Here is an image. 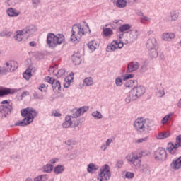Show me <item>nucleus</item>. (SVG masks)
Masks as SVG:
<instances>
[{
  "label": "nucleus",
  "mask_w": 181,
  "mask_h": 181,
  "mask_svg": "<svg viewBox=\"0 0 181 181\" xmlns=\"http://www.w3.org/2000/svg\"><path fill=\"white\" fill-rule=\"evenodd\" d=\"M98 170V167H97V165H94V163H90L88 165L87 172H88V173H94Z\"/></svg>",
  "instance_id": "obj_30"
},
{
  "label": "nucleus",
  "mask_w": 181,
  "mask_h": 181,
  "mask_svg": "<svg viewBox=\"0 0 181 181\" xmlns=\"http://www.w3.org/2000/svg\"><path fill=\"white\" fill-rule=\"evenodd\" d=\"M66 145H68V146H71V145H76V141L74 140H68L65 141Z\"/></svg>",
  "instance_id": "obj_53"
},
{
  "label": "nucleus",
  "mask_w": 181,
  "mask_h": 181,
  "mask_svg": "<svg viewBox=\"0 0 181 181\" xmlns=\"http://www.w3.org/2000/svg\"><path fill=\"white\" fill-rule=\"evenodd\" d=\"M138 30H130L127 33L126 43H134L138 39Z\"/></svg>",
  "instance_id": "obj_11"
},
{
  "label": "nucleus",
  "mask_w": 181,
  "mask_h": 181,
  "mask_svg": "<svg viewBox=\"0 0 181 181\" xmlns=\"http://www.w3.org/2000/svg\"><path fill=\"white\" fill-rule=\"evenodd\" d=\"M45 81L46 83H49V84H53V82L54 81V78L50 77V76H47L45 78Z\"/></svg>",
  "instance_id": "obj_49"
},
{
  "label": "nucleus",
  "mask_w": 181,
  "mask_h": 181,
  "mask_svg": "<svg viewBox=\"0 0 181 181\" xmlns=\"http://www.w3.org/2000/svg\"><path fill=\"white\" fill-rule=\"evenodd\" d=\"M134 100H137V98L133 92L130 90L125 98V103H127V104H129L131 101H134Z\"/></svg>",
  "instance_id": "obj_21"
},
{
  "label": "nucleus",
  "mask_w": 181,
  "mask_h": 181,
  "mask_svg": "<svg viewBox=\"0 0 181 181\" xmlns=\"http://www.w3.org/2000/svg\"><path fill=\"white\" fill-rule=\"evenodd\" d=\"M49 165H55V163L57 162H59V159L58 158H52L51 160H49Z\"/></svg>",
  "instance_id": "obj_58"
},
{
  "label": "nucleus",
  "mask_w": 181,
  "mask_h": 181,
  "mask_svg": "<svg viewBox=\"0 0 181 181\" xmlns=\"http://www.w3.org/2000/svg\"><path fill=\"white\" fill-rule=\"evenodd\" d=\"M134 77V74H126L124 76L123 80H129V78H132Z\"/></svg>",
  "instance_id": "obj_57"
},
{
  "label": "nucleus",
  "mask_w": 181,
  "mask_h": 181,
  "mask_svg": "<svg viewBox=\"0 0 181 181\" xmlns=\"http://www.w3.org/2000/svg\"><path fill=\"white\" fill-rule=\"evenodd\" d=\"M1 36H7V37H9V36H11L12 35V33L11 32H5L3 31L2 33H0Z\"/></svg>",
  "instance_id": "obj_54"
},
{
  "label": "nucleus",
  "mask_w": 181,
  "mask_h": 181,
  "mask_svg": "<svg viewBox=\"0 0 181 181\" xmlns=\"http://www.w3.org/2000/svg\"><path fill=\"white\" fill-rule=\"evenodd\" d=\"M64 165H58L54 167V172L56 175H60L64 172Z\"/></svg>",
  "instance_id": "obj_26"
},
{
  "label": "nucleus",
  "mask_w": 181,
  "mask_h": 181,
  "mask_svg": "<svg viewBox=\"0 0 181 181\" xmlns=\"http://www.w3.org/2000/svg\"><path fill=\"white\" fill-rule=\"evenodd\" d=\"M40 4V0H33V5H34V6H37Z\"/></svg>",
  "instance_id": "obj_60"
},
{
  "label": "nucleus",
  "mask_w": 181,
  "mask_h": 181,
  "mask_svg": "<svg viewBox=\"0 0 181 181\" xmlns=\"http://www.w3.org/2000/svg\"><path fill=\"white\" fill-rule=\"evenodd\" d=\"M93 83L94 82L93 81V78L88 77L83 80V86H84L85 87H87L88 86H93Z\"/></svg>",
  "instance_id": "obj_33"
},
{
  "label": "nucleus",
  "mask_w": 181,
  "mask_h": 181,
  "mask_svg": "<svg viewBox=\"0 0 181 181\" xmlns=\"http://www.w3.org/2000/svg\"><path fill=\"white\" fill-rule=\"evenodd\" d=\"M146 47L148 49H152L158 47V42L156 38L148 39L146 42Z\"/></svg>",
  "instance_id": "obj_17"
},
{
  "label": "nucleus",
  "mask_w": 181,
  "mask_h": 181,
  "mask_svg": "<svg viewBox=\"0 0 181 181\" xmlns=\"http://www.w3.org/2000/svg\"><path fill=\"white\" fill-rule=\"evenodd\" d=\"M47 180V175H42L34 178V181H46Z\"/></svg>",
  "instance_id": "obj_41"
},
{
  "label": "nucleus",
  "mask_w": 181,
  "mask_h": 181,
  "mask_svg": "<svg viewBox=\"0 0 181 181\" xmlns=\"http://www.w3.org/2000/svg\"><path fill=\"white\" fill-rule=\"evenodd\" d=\"M134 83H135V81H134V80H129V81H127L125 83L124 86H125V87H127V88H131L134 87Z\"/></svg>",
  "instance_id": "obj_43"
},
{
  "label": "nucleus",
  "mask_w": 181,
  "mask_h": 181,
  "mask_svg": "<svg viewBox=\"0 0 181 181\" xmlns=\"http://www.w3.org/2000/svg\"><path fill=\"white\" fill-rule=\"evenodd\" d=\"M181 146V135L176 137V143L173 144V143H169L168 144L167 150L171 155H175L176 151L179 147Z\"/></svg>",
  "instance_id": "obj_8"
},
{
  "label": "nucleus",
  "mask_w": 181,
  "mask_h": 181,
  "mask_svg": "<svg viewBox=\"0 0 181 181\" xmlns=\"http://www.w3.org/2000/svg\"><path fill=\"white\" fill-rule=\"evenodd\" d=\"M139 69V63L136 62H130L127 66V73H132Z\"/></svg>",
  "instance_id": "obj_16"
},
{
  "label": "nucleus",
  "mask_w": 181,
  "mask_h": 181,
  "mask_svg": "<svg viewBox=\"0 0 181 181\" xmlns=\"http://www.w3.org/2000/svg\"><path fill=\"white\" fill-rule=\"evenodd\" d=\"M114 32L110 28H103V35L105 37L111 36V35H113Z\"/></svg>",
  "instance_id": "obj_37"
},
{
  "label": "nucleus",
  "mask_w": 181,
  "mask_h": 181,
  "mask_svg": "<svg viewBox=\"0 0 181 181\" xmlns=\"http://www.w3.org/2000/svg\"><path fill=\"white\" fill-rule=\"evenodd\" d=\"M118 49L117 40H114L110 45L107 47V52H115Z\"/></svg>",
  "instance_id": "obj_28"
},
{
  "label": "nucleus",
  "mask_w": 181,
  "mask_h": 181,
  "mask_svg": "<svg viewBox=\"0 0 181 181\" xmlns=\"http://www.w3.org/2000/svg\"><path fill=\"white\" fill-rule=\"evenodd\" d=\"M73 122H71V117L66 116L65 118V122H64V123L62 124V127L63 128H70Z\"/></svg>",
  "instance_id": "obj_24"
},
{
  "label": "nucleus",
  "mask_w": 181,
  "mask_h": 181,
  "mask_svg": "<svg viewBox=\"0 0 181 181\" xmlns=\"http://www.w3.org/2000/svg\"><path fill=\"white\" fill-rule=\"evenodd\" d=\"M125 176L127 179H134V176H135V174H134V173L127 172Z\"/></svg>",
  "instance_id": "obj_51"
},
{
  "label": "nucleus",
  "mask_w": 181,
  "mask_h": 181,
  "mask_svg": "<svg viewBox=\"0 0 181 181\" xmlns=\"http://www.w3.org/2000/svg\"><path fill=\"white\" fill-rule=\"evenodd\" d=\"M154 158L156 160H166V158H168V155L166 154V150L163 148H158L154 152Z\"/></svg>",
  "instance_id": "obj_9"
},
{
  "label": "nucleus",
  "mask_w": 181,
  "mask_h": 181,
  "mask_svg": "<svg viewBox=\"0 0 181 181\" xmlns=\"http://www.w3.org/2000/svg\"><path fill=\"white\" fill-rule=\"evenodd\" d=\"M148 54L151 57H152L153 59L158 57V47L151 48V49H148Z\"/></svg>",
  "instance_id": "obj_31"
},
{
  "label": "nucleus",
  "mask_w": 181,
  "mask_h": 181,
  "mask_svg": "<svg viewBox=\"0 0 181 181\" xmlns=\"http://www.w3.org/2000/svg\"><path fill=\"white\" fill-rule=\"evenodd\" d=\"M100 173H99V176L98 177L100 181H107L110 180V177H111V172L110 171V165L105 164L102 166L100 169Z\"/></svg>",
  "instance_id": "obj_6"
},
{
  "label": "nucleus",
  "mask_w": 181,
  "mask_h": 181,
  "mask_svg": "<svg viewBox=\"0 0 181 181\" xmlns=\"http://www.w3.org/2000/svg\"><path fill=\"white\" fill-rule=\"evenodd\" d=\"M149 139L148 136H146L144 138L139 139L136 142L137 144H142V142H146Z\"/></svg>",
  "instance_id": "obj_52"
},
{
  "label": "nucleus",
  "mask_w": 181,
  "mask_h": 181,
  "mask_svg": "<svg viewBox=\"0 0 181 181\" xmlns=\"http://www.w3.org/2000/svg\"><path fill=\"white\" fill-rule=\"evenodd\" d=\"M52 86L53 90H55V91H57L62 88V86L60 85V81L54 80V82H52Z\"/></svg>",
  "instance_id": "obj_36"
},
{
  "label": "nucleus",
  "mask_w": 181,
  "mask_h": 181,
  "mask_svg": "<svg viewBox=\"0 0 181 181\" xmlns=\"http://www.w3.org/2000/svg\"><path fill=\"white\" fill-rule=\"evenodd\" d=\"M134 127L140 134H144L146 132H149L151 131V124L149 123V120H146L143 117H140L136 119L134 121Z\"/></svg>",
  "instance_id": "obj_4"
},
{
  "label": "nucleus",
  "mask_w": 181,
  "mask_h": 181,
  "mask_svg": "<svg viewBox=\"0 0 181 181\" xmlns=\"http://www.w3.org/2000/svg\"><path fill=\"white\" fill-rule=\"evenodd\" d=\"M64 73H66V70L64 69H59L57 73V77L58 78H60V77H62V76H63Z\"/></svg>",
  "instance_id": "obj_47"
},
{
  "label": "nucleus",
  "mask_w": 181,
  "mask_h": 181,
  "mask_svg": "<svg viewBox=\"0 0 181 181\" xmlns=\"http://www.w3.org/2000/svg\"><path fill=\"white\" fill-rule=\"evenodd\" d=\"M47 87L48 86L45 84V83H42L41 85H40L38 90H40L41 91V93H46L47 90Z\"/></svg>",
  "instance_id": "obj_44"
},
{
  "label": "nucleus",
  "mask_w": 181,
  "mask_h": 181,
  "mask_svg": "<svg viewBox=\"0 0 181 181\" xmlns=\"http://www.w3.org/2000/svg\"><path fill=\"white\" fill-rule=\"evenodd\" d=\"M170 168L173 170H179L181 168V156H180L178 158H175L173 160V161L170 163Z\"/></svg>",
  "instance_id": "obj_15"
},
{
  "label": "nucleus",
  "mask_w": 181,
  "mask_h": 181,
  "mask_svg": "<svg viewBox=\"0 0 181 181\" xmlns=\"http://www.w3.org/2000/svg\"><path fill=\"white\" fill-rule=\"evenodd\" d=\"M12 90L10 88H3L0 89V97H4V95H8L9 94H13Z\"/></svg>",
  "instance_id": "obj_27"
},
{
  "label": "nucleus",
  "mask_w": 181,
  "mask_h": 181,
  "mask_svg": "<svg viewBox=\"0 0 181 181\" xmlns=\"http://www.w3.org/2000/svg\"><path fill=\"white\" fill-rule=\"evenodd\" d=\"M0 112L4 118H6V115H9L12 112V105H1Z\"/></svg>",
  "instance_id": "obj_14"
},
{
  "label": "nucleus",
  "mask_w": 181,
  "mask_h": 181,
  "mask_svg": "<svg viewBox=\"0 0 181 181\" xmlns=\"http://www.w3.org/2000/svg\"><path fill=\"white\" fill-rule=\"evenodd\" d=\"M87 30H89L90 28L88 25L84 28L81 25H74L71 30V35L70 40L72 43H78L81 40V37L87 33Z\"/></svg>",
  "instance_id": "obj_3"
},
{
  "label": "nucleus",
  "mask_w": 181,
  "mask_h": 181,
  "mask_svg": "<svg viewBox=\"0 0 181 181\" xmlns=\"http://www.w3.org/2000/svg\"><path fill=\"white\" fill-rule=\"evenodd\" d=\"M21 112V116L23 117L24 119L21 122L15 123V127H26V125H29V124L33 122V119H35V118L37 117V114H39V112L33 107L22 109Z\"/></svg>",
  "instance_id": "obj_2"
},
{
  "label": "nucleus",
  "mask_w": 181,
  "mask_h": 181,
  "mask_svg": "<svg viewBox=\"0 0 181 181\" xmlns=\"http://www.w3.org/2000/svg\"><path fill=\"white\" fill-rule=\"evenodd\" d=\"M88 111V107H82L78 109L72 110V115L70 116L71 118H78L81 115H83L84 112Z\"/></svg>",
  "instance_id": "obj_12"
},
{
  "label": "nucleus",
  "mask_w": 181,
  "mask_h": 181,
  "mask_svg": "<svg viewBox=\"0 0 181 181\" xmlns=\"http://www.w3.org/2000/svg\"><path fill=\"white\" fill-rule=\"evenodd\" d=\"M14 39L16 42L28 40V38H25V33H23V30L17 31L16 35H14Z\"/></svg>",
  "instance_id": "obj_18"
},
{
  "label": "nucleus",
  "mask_w": 181,
  "mask_h": 181,
  "mask_svg": "<svg viewBox=\"0 0 181 181\" xmlns=\"http://www.w3.org/2000/svg\"><path fill=\"white\" fill-rule=\"evenodd\" d=\"M28 95H29V92H28V90H25V91L22 93L21 98H24V97H26Z\"/></svg>",
  "instance_id": "obj_61"
},
{
  "label": "nucleus",
  "mask_w": 181,
  "mask_h": 181,
  "mask_svg": "<svg viewBox=\"0 0 181 181\" xmlns=\"http://www.w3.org/2000/svg\"><path fill=\"white\" fill-rule=\"evenodd\" d=\"M170 18L171 21H177V18H179V11H175L170 12Z\"/></svg>",
  "instance_id": "obj_38"
},
{
  "label": "nucleus",
  "mask_w": 181,
  "mask_h": 181,
  "mask_svg": "<svg viewBox=\"0 0 181 181\" xmlns=\"http://www.w3.org/2000/svg\"><path fill=\"white\" fill-rule=\"evenodd\" d=\"M163 40H172L175 37V33H164L162 35Z\"/></svg>",
  "instance_id": "obj_25"
},
{
  "label": "nucleus",
  "mask_w": 181,
  "mask_h": 181,
  "mask_svg": "<svg viewBox=\"0 0 181 181\" xmlns=\"http://www.w3.org/2000/svg\"><path fill=\"white\" fill-rule=\"evenodd\" d=\"M144 156V151L139 153H131L126 156L127 162L135 168L139 169V172L148 175L151 173V167L146 163L142 164V157Z\"/></svg>",
  "instance_id": "obj_1"
},
{
  "label": "nucleus",
  "mask_w": 181,
  "mask_h": 181,
  "mask_svg": "<svg viewBox=\"0 0 181 181\" xmlns=\"http://www.w3.org/2000/svg\"><path fill=\"white\" fill-rule=\"evenodd\" d=\"M64 42V35L63 34H58L55 35L53 33H48L47 36V45L49 47L54 49L58 45H62Z\"/></svg>",
  "instance_id": "obj_5"
},
{
  "label": "nucleus",
  "mask_w": 181,
  "mask_h": 181,
  "mask_svg": "<svg viewBox=\"0 0 181 181\" xmlns=\"http://www.w3.org/2000/svg\"><path fill=\"white\" fill-rule=\"evenodd\" d=\"M172 113H170L167 115H165L161 120V123L162 124H166V122H168V121H169V118H170V117H172Z\"/></svg>",
  "instance_id": "obj_46"
},
{
  "label": "nucleus",
  "mask_w": 181,
  "mask_h": 181,
  "mask_svg": "<svg viewBox=\"0 0 181 181\" xmlns=\"http://www.w3.org/2000/svg\"><path fill=\"white\" fill-rule=\"evenodd\" d=\"M52 115L54 117H61L62 114L59 113L57 111L53 112Z\"/></svg>",
  "instance_id": "obj_63"
},
{
  "label": "nucleus",
  "mask_w": 181,
  "mask_h": 181,
  "mask_svg": "<svg viewBox=\"0 0 181 181\" xmlns=\"http://www.w3.org/2000/svg\"><path fill=\"white\" fill-rule=\"evenodd\" d=\"M71 60H72L74 64H75V66L81 64V54H80V53H78V52L74 54L71 57Z\"/></svg>",
  "instance_id": "obj_19"
},
{
  "label": "nucleus",
  "mask_w": 181,
  "mask_h": 181,
  "mask_svg": "<svg viewBox=\"0 0 181 181\" xmlns=\"http://www.w3.org/2000/svg\"><path fill=\"white\" fill-rule=\"evenodd\" d=\"M74 76V74L73 72H71L70 74V76H67L64 78L65 83H64V87L65 88H69V87H70L71 80H73V76Z\"/></svg>",
  "instance_id": "obj_22"
},
{
  "label": "nucleus",
  "mask_w": 181,
  "mask_h": 181,
  "mask_svg": "<svg viewBox=\"0 0 181 181\" xmlns=\"http://www.w3.org/2000/svg\"><path fill=\"white\" fill-rule=\"evenodd\" d=\"M131 91L134 93L136 98L138 99L141 95H144V94H145V87L142 86L134 87L131 90Z\"/></svg>",
  "instance_id": "obj_13"
},
{
  "label": "nucleus",
  "mask_w": 181,
  "mask_h": 181,
  "mask_svg": "<svg viewBox=\"0 0 181 181\" xmlns=\"http://www.w3.org/2000/svg\"><path fill=\"white\" fill-rule=\"evenodd\" d=\"M151 21V18L146 16H143L141 17V23H144V22H149Z\"/></svg>",
  "instance_id": "obj_48"
},
{
  "label": "nucleus",
  "mask_w": 181,
  "mask_h": 181,
  "mask_svg": "<svg viewBox=\"0 0 181 181\" xmlns=\"http://www.w3.org/2000/svg\"><path fill=\"white\" fill-rule=\"evenodd\" d=\"M122 165H124V161L122 160H119L117 161V167L119 169H121V168H122Z\"/></svg>",
  "instance_id": "obj_55"
},
{
  "label": "nucleus",
  "mask_w": 181,
  "mask_h": 181,
  "mask_svg": "<svg viewBox=\"0 0 181 181\" xmlns=\"http://www.w3.org/2000/svg\"><path fill=\"white\" fill-rule=\"evenodd\" d=\"M88 47L91 50L92 52H94L97 47H98V43H97V41L93 40L91 42H89L88 43Z\"/></svg>",
  "instance_id": "obj_29"
},
{
  "label": "nucleus",
  "mask_w": 181,
  "mask_h": 181,
  "mask_svg": "<svg viewBox=\"0 0 181 181\" xmlns=\"http://www.w3.org/2000/svg\"><path fill=\"white\" fill-rule=\"evenodd\" d=\"M43 172L46 173H52L53 171V165L52 164H47L42 167Z\"/></svg>",
  "instance_id": "obj_32"
},
{
  "label": "nucleus",
  "mask_w": 181,
  "mask_h": 181,
  "mask_svg": "<svg viewBox=\"0 0 181 181\" xmlns=\"http://www.w3.org/2000/svg\"><path fill=\"white\" fill-rule=\"evenodd\" d=\"M37 31V28L35 25H27L23 29V33L25 34V39H29L30 36L35 35Z\"/></svg>",
  "instance_id": "obj_10"
},
{
  "label": "nucleus",
  "mask_w": 181,
  "mask_h": 181,
  "mask_svg": "<svg viewBox=\"0 0 181 181\" xmlns=\"http://www.w3.org/2000/svg\"><path fill=\"white\" fill-rule=\"evenodd\" d=\"M131 29V25L129 24H124L119 27L120 32H126V30H129Z\"/></svg>",
  "instance_id": "obj_39"
},
{
  "label": "nucleus",
  "mask_w": 181,
  "mask_h": 181,
  "mask_svg": "<svg viewBox=\"0 0 181 181\" xmlns=\"http://www.w3.org/2000/svg\"><path fill=\"white\" fill-rule=\"evenodd\" d=\"M6 13L8 15V16L11 17H15V16H19L20 12L18 11V10L14 9L13 8H9L6 11Z\"/></svg>",
  "instance_id": "obj_23"
},
{
  "label": "nucleus",
  "mask_w": 181,
  "mask_h": 181,
  "mask_svg": "<svg viewBox=\"0 0 181 181\" xmlns=\"http://www.w3.org/2000/svg\"><path fill=\"white\" fill-rule=\"evenodd\" d=\"M33 97L36 100H43V94L40 92H35L33 94Z\"/></svg>",
  "instance_id": "obj_42"
},
{
  "label": "nucleus",
  "mask_w": 181,
  "mask_h": 181,
  "mask_svg": "<svg viewBox=\"0 0 181 181\" xmlns=\"http://www.w3.org/2000/svg\"><path fill=\"white\" fill-rule=\"evenodd\" d=\"M112 142V139H108L106 141L105 144H106L107 146H110V145L111 144Z\"/></svg>",
  "instance_id": "obj_62"
},
{
  "label": "nucleus",
  "mask_w": 181,
  "mask_h": 181,
  "mask_svg": "<svg viewBox=\"0 0 181 181\" xmlns=\"http://www.w3.org/2000/svg\"><path fill=\"white\" fill-rule=\"evenodd\" d=\"M170 136V132L166 131V132H162L160 133H158L156 134V139H166V138H169Z\"/></svg>",
  "instance_id": "obj_20"
},
{
  "label": "nucleus",
  "mask_w": 181,
  "mask_h": 181,
  "mask_svg": "<svg viewBox=\"0 0 181 181\" xmlns=\"http://www.w3.org/2000/svg\"><path fill=\"white\" fill-rule=\"evenodd\" d=\"M122 36H123V35H119V41L117 40V49H122V47H124V42L121 41V39L122 37Z\"/></svg>",
  "instance_id": "obj_45"
},
{
  "label": "nucleus",
  "mask_w": 181,
  "mask_h": 181,
  "mask_svg": "<svg viewBox=\"0 0 181 181\" xmlns=\"http://www.w3.org/2000/svg\"><path fill=\"white\" fill-rule=\"evenodd\" d=\"M115 84L117 87H121V86H122V79H121V78H117L115 79Z\"/></svg>",
  "instance_id": "obj_50"
},
{
  "label": "nucleus",
  "mask_w": 181,
  "mask_h": 181,
  "mask_svg": "<svg viewBox=\"0 0 181 181\" xmlns=\"http://www.w3.org/2000/svg\"><path fill=\"white\" fill-rule=\"evenodd\" d=\"M116 6L119 8H125L127 6V1L117 0Z\"/></svg>",
  "instance_id": "obj_34"
},
{
  "label": "nucleus",
  "mask_w": 181,
  "mask_h": 181,
  "mask_svg": "<svg viewBox=\"0 0 181 181\" xmlns=\"http://www.w3.org/2000/svg\"><path fill=\"white\" fill-rule=\"evenodd\" d=\"M158 97H163L165 95V90L163 89H160L157 93Z\"/></svg>",
  "instance_id": "obj_56"
},
{
  "label": "nucleus",
  "mask_w": 181,
  "mask_h": 181,
  "mask_svg": "<svg viewBox=\"0 0 181 181\" xmlns=\"http://www.w3.org/2000/svg\"><path fill=\"white\" fill-rule=\"evenodd\" d=\"M30 68H28L26 71L23 74V76L25 80H29L32 77V71Z\"/></svg>",
  "instance_id": "obj_35"
},
{
  "label": "nucleus",
  "mask_w": 181,
  "mask_h": 181,
  "mask_svg": "<svg viewBox=\"0 0 181 181\" xmlns=\"http://www.w3.org/2000/svg\"><path fill=\"white\" fill-rule=\"evenodd\" d=\"M18 69V62L15 61L7 62L1 69L2 74H6V73H12Z\"/></svg>",
  "instance_id": "obj_7"
},
{
  "label": "nucleus",
  "mask_w": 181,
  "mask_h": 181,
  "mask_svg": "<svg viewBox=\"0 0 181 181\" xmlns=\"http://www.w3.org/2000/svg\"><path fill=\"white\" fill-rule=\"evenodd\" d=\"M1 104H3V105H11V103L8 102V100H3L1 102Z\"/></svg>",
  "instance_id": "obj_64"
},
{
  "label": "nucleus",
  "mask_w": 181,
  "mask_h": 181,
  "mask_svg": "<svg viewBox=\"0 0 181 181\" xmlns=\"http://www.w3.org/2000/svg\"><path fill=\"white\" fill-rule=\"evenodd\" d=\"M107 148H108V146L106 144H103L102 146H100V149L103 151H107Z\"/></svg>",
  "instance_id": "obj_59"
},
{
  "label": "nucleus",
  "mask_w": 181,
  "mask_h": 181,
  "mask_svg": "<svg viewBox=\"0 0 181 181\" xmlns=\"http://www.w3.org/2000/svg\"><path fill=\"white\" fill-rule=\"evenodd\" d=\"M92 116H93L95 119H101L103 118V115L98 111L93 112Z\"/></svg>",
  "instance_id": "obj_40"
}]
</instances>
